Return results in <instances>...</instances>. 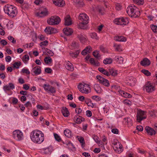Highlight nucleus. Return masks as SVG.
Here are the masks:
<instances>
[{
    "instance_id": "9b49d317",
    "label": "nucleus",
    "mask_w": 157,
    "mask_h": 157,
    "mask_svg": "<svg viewBox=\"0 0 157 157\" xmlns=\"http://www.w3.org/2000/svg\"><path fill=\"white\" fill-rule=\"evenodd\" d=\"M35 64H33L32 67H33L32 70L31 71V74L33 75H37L40 74L41 73V67L39 66H35Z\"/></svg>"
},
{
    "instance_id": "b1692460",
    "label": "nucleus",
    "mask_w": 157,
    "mask_h": 157,
    "mask_svg": "<svg viewBox=\"0 0 157 157\" xmlns=\"http://www.w3.org/2000/svg\"><path fill=\"white\" fill-rule=\"evenodd\" d=\"M150 64V61L147 58H145L140 62V64L143 66H148Z\"/></svg>"
},
{
    "instance_id": "5fc2aeb1",
    "label": "nucleus",
    "mask_w": 157,
    "mask_h": 157,
    "mask_svg": "<svg viewBox=\"0 0 157 157\" xmlns=\"http://www.w3.org/2000/svg\"><path fill=\"white\" fill-rule=\"evenodd\" d=\"M48 44V42L47 40H45L44 41L42 42L40 44V45L42 47L43 46H47Z\"/></svg>"
},
{
    "instance_id": "ddd939ff",
    "label": "nucleus",
    "mask_w": 157,
    "mask_h": 157,
    "mask_svg": "<svg viewBox=\"0 0 157 157\" xmlns=\"http://www.w3.org/2000/svg\"><path fill=\"white\" fill-rule=\"evenodd\" d=\"M97 79L99 82L105 86L108 87L109 86V82L107 79L104 78L101 76L100 75H97L96 76Z\"/></svg>"
},
{
    "instance_id": "bb28decb",
    "label": "nucleus",
    "mask_w": 157,
    "mask_h": 157,
    "mask_svg": "<svg viewBox=\"0 0 157 157\" xmlns=\"http://www.w3.org/2000/svg\"><path fill=\"white\" fill-rule=\"evenodd\" d=\"M63 115L65 117H67L69 115L68 109L66 107H63L61 110Z\"/></svg>"
},
{
    "instance_id": "774afa93",
    "label": "nucleus",
    "mask_w": 157,
    "mask_h": 157,
    "mask_svg": "<svg viewBox=\"0 0 157 157\" xmlns=\"http://www.w3.org/2000/svg\"><path fill=\"white\" fill-rule=\"evenodd\" d=\"M23 88L25 90H28L29 88V86L28 84H25L23 85Z\"/></svg>"
},
{
    "instance_id": "423d86ee",
    "label": "nucleus",
    "mask_w": 157,
    "mask_h": 157,
    "mask_svg": "<svg viewBox=\"0 0 157 157\" xmlns=\"http://www.w3.org/2000/svg\"><path fill=\"white\" fill-rule=\"evenodd\" d=\"M114 22L115 24L117 25H125L129 23V21L128 18L122 17L115 19Z\"/></svg>"
},
{
    "instance_id": "0e129e2a",
    "label": "nucleus",
    "mask_w": 157,
    "mask_h": 157,
    "mask_svg": "<svg viewBox=\"0 0 157 157\" xmlns=\"http://www.w3.org/2000/svg\"><path fill=\"white\" fill-rule=\"evenodd\" d=\"M50 29L51 34L55 33L56 32L57 30L56 29L50 27Z\"/></svg>"
},
{
    "instance_id": "f257e3e1",
    "label": "nucleus",
    "mask_w": 157,
    "mask_h": 157,
    "mask_svg": "<svg viewBox=\"0 0 157 157\" xmlns=\"http://www.w3.org/2000/svg\"><path fill=\"white\" fill-rule=\"evenodd\" d=\"M32 141L34 143L40 144L44 140L43 133L40 130H36L32 131L30 135Z\"/></svg>"
},
{
    "instance_id": "3c124183",
    "label": "nucleus",
    "mask_w": 157,
    "mask_h": 157,
    "mask_svg": "<svg viewBox=\"0 0 157 157\" xmlns=\"http://www.w3.org/2000/svg\"><path fill=\"white\" fill-rule=\"evenodd\" d=\"M44 31L47 34H51V33L50 31V27H47L45 29Z\"/></svg>"
},
{
    "instance_id": "72a5a7b5",
    "label": "nucleus",
    "mask_w": 157,
    "mask_h": 157,
    "mask_svg": "<svg viewBox=\"0 0 157 157\" xmlns=\"http://www.w3.org/2000/svg\"><path fill=\"white\" fill-rule=\"evenodd\" d=\"M80 51L79 50H77L75 52H71L70 53V54L71 56L73 58H76L79 54L80 53Z\"/></svg>"
},
{
    "instance_id": "20e7f679",
    "label": "nucleus",
    "mask_w": 157,
    "mask_h": 157,
    "mask_svg": "<svg viewBox=\"0 0 157 157\" xmlns=\"http://www.w3.org/2000/svg\"><path fill=\"white\" fill-rule=\"evenodd\" d=\"M78 19L81 21L79 23V27L82 29H83V26H82V25H86L88 23V16L85 13H81L79 16Z\"/></svg>"
},
{
    "instance_id": "aec40b11",
    "label": "nucleus",
    "mask_w": 157,
    "mask_h": 157,
    "mask_svg": "<svg viewBox=\"0 0 157 157\" xmlns=\"http://www.w3.org/2000/svg\"><path fill=\"white\" fill-rule=\"evenodd\" d=\"M114 39L116 41L119 42H125L127 40L126 38L122 36H117L114 38Z\"/></svg>"
},
{
    "instance_id": "dca6fc26",
    "label": "nucleus",
    "mask_w": 157,
    "mask_h": 157,
    "mask_svg": "<svg viewBox=\"0 0 157 157\" xmlns=\"http://www.w3.org/2000/svg\"><path fill=\"white\" fill-rule=\"evenodd\" d=\"M15 88L14 84L12 83H9L8 85H6L3 86V90L5 91H9L13 90Z\"/></svg>"
},
{
    "instance_id": "6e6d98bb",
    "label": "nucleus",
    "mask_w": 157,
    "mask_h": 157,
    "mask_svg": "<svg viewBox=\"0 0 157 157\" xmlns=\"http://www.w3.org/2000/svg\"><path fill=\"white\" fill-rule=\"evenodd\" d=\"M78 140L79 141V142L82 145L84 144V140L83 137H80V138H78Z\"/></svg>"
},
{
    "instance_id": "0eeeda50",
    "label": "nucleus",
    "mask_w": 157,
    "mask_h": 157,
    "mask_svg": "<svg viewBox=\"0 0 157 157\" xmlns=\"http://www.w3.org/2000/svg\"><path fill=\"white\" fill-rule=\"evenodd\" d=\"M48 14L47 9L44 7H42L40 8L39 10L35 13V15L38 17H44Z\"/></svg>"
},
{
    "instance_id": "c9c22d12",
    "label": "nucleus",
    "mask_w": 157,
    "mask_h": 157,
    "mask_svg": "<svg viewBox=\"0 0 157 157\" xmlns=\"http://www.w3.org/2000/svg\"><path fill=\"white\" fill-rule=\"evenodd\" d=\"M64 133L66 136L70 137L71 136V132L70 130L67 129L64 131Z\"/></svg>"
},
{
    "instance_id": "c03bdc74",
    "label": "nucleus",
    "mask_w": 157,
    "mask_h": 157,
    "mask_svg": "<svg viewBox=\"0 0 157 157\" xmlns=\"http://www.w3.org/2000/svg\"><path fill=\"white\" fill-rule=\"evenodd\" d=\"M141 72L147 76H150L151 75L150 72L148 70L145 69L142 70H141Z\"/></svg>"
},
{
    "instance_id": "680f3d73",
    "label": "nucleus",
    "mask_w": 157,
    "mask_h": 157,
    "mask_svg": "<svg viewBox=\"0 0 157 157\" xmlns=\"http://www.w3.org/2000/svg\"><path fill=\"white\" fill-rule=\"evenodd\" d=\"M111 132L114 134H118L119 131L117 128H113L112 129Z\"/></svg>"
},
{
    "instance_id": "69168bd1",
    "label": "nucleus",
    "mask_w": 157,
    "mask_h": 157,
    "mask_svg": "<svg viewBox=\"0 0 157 157\" xmlns=\"http://www.w3.org/2000/svg\"><path fill=\"white\" fill-rule=\"evenodd\" d=\"M93 138L96 143H98L99 141L98 140L99 138L97 136L93 135Z\"/></svg>"
},
{
    "instance_id": "4468645a",
    "label": "nucleus",
    "mask_w": 157,
    "mask_h": 157,
    "mask_svg": "<svg viewBox=\"0 0 157 157\" xmlns=\"http://www.w3.org/2000/svg\"><path fill=\"white\" fill-rule=\"evenodd\" d=\"M146 113L138 109V123L146 118Z\"/></svg>"
},
{
    "instance_id": "f8f14e48",
    "label": "nucleus",
    "mask_w": 157,
    "mask_h": 157,
    "mask_svg": "<svg viewBox=\"0 0 157 157\" xmlns=\"http://www.w3.org/2000/svg\"><path fill=\"white\" fill-rule=\"evenodd\" d=\"M43 87L44 90L48 93L53 94L56 92L55 88L48 84H44Z\"/></svg>"
},
{
    "instance_id": "58836bf2",
    "label": "nucleus",
    "mask_w": 157,
    "mask_h": 157,
    "mask_svg": "<svg viewBox=\"0 0 157 157\" xmlns=\"http://www.w3.org/2000/svg\"><path fill=\"white\" fill-rule=\"evenodd\" d=\"M23 61L25 63H26L29 59V56L27 55H25L22 58Z\"/></svg>"
},
{
    "instance_id": "e433bc0d",
    "label": "nucleus",
    "mask_w": 157,
    "mask_h": 157,
    "mask_svg": "<svg viewBox=\"0 0 157 157\" xmlns=\"http://www.w3.org/2000/svg\"><path fill=\"white\" fill-rule=\"evenodd\" d=\"M113 62L112 59L111 58H106L103 60V63L105 64H109Z\"/></svg>"
},
{
    "instance_id": "f3484780",
    "label": "nucleus",
    "mask_w": 157,
    "mask_h": 157,
    "mask_svg": "<svg viewBox=\"0 0 157 157\" xmlns=\"http://www.w3.org/2000/svg\"><path fill=\"white\" fill-rule=\"evenodd\" d=\"M77 38L79 39L81 42L82 43H85L87 41V38L86 36L82 33H80L77 35Z\"/></svg>"
},
{
    "instance_id": "f704fd0d",
    "label": "nucleus",
    "mask_w": 157,
    "mask_h": 157,
    "mask_svg": "<svg viewBox=\"0 0 157 157\" xmlns=\"http://www.w3.org/2000/svg\"><path fill=\"white\" fill-rule=\"evenodd\" d=\"M52 148L51 147L44 148V152L45 154H50L52 151Z\"/></svg>"
},
{
    "instance_id": "e2e57ef3",
    "label": "nucleus",
    "mask_w": 157,
    "mask_h": 157,
    "mask_svg": "<svg viewBox=\"0 0 157 157\" xmlns=\"http://www.w3.org/2000/svg\"><path fill=\"white\" fill-rule=\"evenodd\" d=\"M85 102L88 105L90 106V103H91V101L90 99L89 98H87L85 99Z\"/></svg>"
},
{
    "instance_id": "6e6552de",
    "label": "nucleus",
    "mask_w": 157,
    "mask_h": 157,
    "mask_svg": "<svg viewBox=\"0 0 157 157\" xmlns=\"http://www.w3.org/2000/svg\"><path fill=\"white\" fill-rule=\"evenodd\" d=\"M60 21V18L59 17L56 16H52L48 19L47 22L50 25H54L59 24Z\"/></svg>"
},
{
    "instance_id": "338daca9",
    "label": "nucleus",
    "mask_w": 157,
    "mask_h": 157,
    "mask_svg": "<svg viewBox=\"0 0 157 157\" xmlns=\"http://www.w3.org/2000/svg\"><path fill=\"white\" fill-rule=\"evenodd\" d=\"M92 115L91 111L90 110H87L86 111V115L88 117H90Z\"/></svg>"
},
{
    "instance_id": "8fccbe9b",
    "label": "nucleus",
    "mask_w": 157,
    "mask_h": 157,
    "mask_svg": "<svg viewBox=\"0 0 157 157\" xmlns=\"http://www.w3.org/2000/svg\"><path fill=\"white\" fill-rule=\"evenodd\" d=\"M22 73H26L27 74H30V72L29 70L27 69L23 68L21 71Z\"/></svg>"
},
{
    "instance_id": "7c9ffc66",
    "label": "nucleus",
    "mask_w": 157,
    "mask_h": 157,
    "mask_svg": "<svg viewBox=\"0 0 157 157\" xmlns=\"http://www.w3.org/2000/svg\"><path fill=\"white\" fill-rule=\"evenodd\" d=\"M124 122L125 124L130 126L132 124V121L131 119L129 117L125 118L124 119Z\"/></svg>"
},
{
    "instance_id": "864d4df0",
    "label": "nucleus",
    "mask_w": 157,
    "mask_h": 157,
    "mask_svg": "<svg viewBox=\"0 0 157 157\" xmlns=\"http://www.w3.org/2000/svg\"><path fill=\"white\" fill-rule=\"evenodd\" d=\"M92 98L93 99L97 101H100L101 99V98L100 97L96 95L93 96L92 97Z\"/></svg>"
},
{
    "instance_id": "bf43d9fd",
    "label": "nucleus",
    "mask_w": 157,
    "mask_h": 157,
    "mask_svg": "<svg viewBox=\"0 0 157 157\" xmlns=\"http://www.w3.org/2000/svg\"><path fill=\"white\" fill-rule=\"evenodd\" d=\"M103 109H104V113H107L109 111V107L108 106H105L104 108H103Z\"/></svg>"
},
{
    "instance_id": "473e14b6",
    "label": "nucleus",
    "mask_w": 157,
    "mask_h": 157,
    "mask_svg": "<svg viewBox=\"0 0 157 157\" xmlns=\"http://www.w3.org/2000/svg\"><path fill=\"white\" fill-rule=\"evenodd\" d=\"M89 61L91 64L94 66H98L99 65V63L98 61H95L93 58H90Z\"/></svg>"
},
{
    "instance_id": "79ce46f5",
    "label": "nucleus",
    "mask_w": 157,
    "mask_h": 157,
    "mask_svg": "<svg viewBox=\"0 0 157 157\" xmlns=\"http://www.w3.org/2000/svg\"><path fill=\"white\" fill-rule=\"evenodd\" d=\"M114 47L116 50L117 51L121 52L122 51L121 46L120 45L116 44L114 45Z\"/></svg>"
},
{
    "instance_id": "5701e85b",
    "label": "nucleus",
    "mask_w": 157,
    "mask_h": 157,
    "mask_svg": "<svg viewBox=\"0 0 157 157\" xmlns=\"http://www.w3.org/2000/svg\"><path fill=\"white\" fill-rule=\"evenodd\" d=\"M63 31L64 34L67 36L71 35L73 32L72 29L69 28H66L63 29Z\"/></svg>"
},
{
    "instance_id": "393cba45",
    "label": "nucleus",
    "mask_w": 157,
    "mask_h": 157,
    "mask_svg": "<svg viewBox=\"0 0 157 157\" xmlns=\"http://www.w3.org/2000/svg\"><path fill=\"white\" fill-rule=\"evenodd\" d=\"M119 94L121 96L125 98H131L132 97V95L130 94L126 93L123 90H121L119 91Z\"/></svg>"
},
{
    "instance_id": "2f4dec72",
    "label": "nucleus",
    "mask_w": 157,
    "mask_h": 157,
    "mask_svg": "<svg viewBox=\"0 0 157 157\" xmlns=\"http://www.w3.org/2000/svg\"><path fill=\"white\" fill-rule=\"evenodd\" d=\"M44 60L45 63L47 64H50L52 62V59L50 56L46 57Z\"/></svg>"
},
{
    "instance_id": "49530a36",
    "label": "nucleus",
    "mask_w": 157,
    "mask_h": 157,
    "mask_svg": "<svg viewBox=\"0 0 157 157\" xmlns=\"http://www.w3.org/2000/svg\"><path fill=\"white\" fill-rule=\"evenodd\" d=\"M93 54L94 56L96 58H98L100 57V56L99 54V51H97L93 52Z\"/></svg>"
},
{
    "instance_id": "4c0bfd02",
    "label": "nucleus",
    "mask_w": 157,
    "mask_h": 157,
    "mask_svg": "<svg viewBox=\"0 0 157 157\" xmlns=\"http://www.w3.org/2000/svg\"><path fill=\"white\" fill-rule=\"evenodd\" d=\"M109 75H111L113 76H115L117 74L116 70L113 68L109 70Z\"/></svg>"
},
{
    "instance_id": "09e8293b",
    "label": "nucleus",
    "mask_w": 157,
    "mask_h": 157,
    "mask_svg": "<svg viewBox=\"0 0 157 157\" xmlns=\"http://www.w3.org/2000/svg\"><path fill=\"white\" fill-rule=\"evenodd\" d=\"M54 136L56 140L59 142L61 140V139L60 136L57 134H54Z\"/></svg>"
},
{
    "instance_id": "4d7b16f0",
    "label": "nucleus",
    "mask_w": 157,
    "mask_h": 157,
    "mask_svg": "<svg viewBox=\"0 0 157 157\" xmlns=\"http://www.w3.org/2000/svg\"><path fill=\"white\" fill-rule=\"evenodd\" d=\"M121 6L119 3H117L116 4V8L117 10H120L121 9Z\"/></svg>"
},
{
    "instance_id": "a878e982",
    "label": "nucleus",
    "mask_w": 157,
    "mask_h": 157,
    "mask_svg": "<svg viewBox=\"0 0 157 157\" xmlns=\"http://www.w3.org/2000/svg\"><path fill=\"white\" fill-rule=\"evenodd\" d=\"M65 25H69L72 24L71 17L69 15H67L65 17Z\"/></svg>"
},
{
    "instance_id": "2eb2a0df",
    "label": "nucleus",
    "mask_w": 157,
    "mask_h": 157,
    "mask_svg": "<svg viewBox=\"0 0 157 157\" xmlns=\"http://www.w3.org/2000/svg\"><path fill=\"white\" fill-rule=\"evenodd\" d=\"M146 90L148 93L151 92L155 90L154 86L149 82H147L146 86Z\"/></svg>"
},
{
    "instance_id": "13d9d810",
    "label": "nucleus",
    "mask_w": 157,
    "mask_h": 157,
    "mask_svg": "<svg viewBox=\"0 0 157 157\" xmlns=\"http://www.w3.org/2000/svg\"><path fill=\"white\" fill-rule=\"evenodd\" d=\"M45 71L48 73H51L52 71V69L49 67L45 68Z\"/></svg>"
},
{
    "instance_id": "1a4fd4ad",
    "label": "nucleus",
    "mask_w": 157,
    "mask_h": 157,
    "mask_svg": "<svg viewBox=\"0 0 157 157\" xmlns=\"http://www.w3.org/2000/svg\"><path fill=\"white\" fill-rule=\"evenodd\" d=\"M13 137L16 140L20 141L23 139V133L18 130L14 131L13 133Z\"/></svg>"
},
{
    "instance_id": "9d476101",
    "label": "nucleus",
    "mask_w": 157,
    "mask_h": 157,
    "mask_svg": "<svg viewBox=\"0 0 157 157\" xmlns=\"http://www.w3.org/2000/svg\"><path fill=\"white\" fill-rule=\"evenodd\" d=\"M113 144V149L116 153L119 154L123 151L122 145L119 142L117 141L114 142Z\"/></svg>"
},
{
    "instance_id": "a18cd8bd",
    "label": "nucleus",
    "mask_w": 157,
    "mask_h": 157,
    "mask_svg": "<svg viewBox=\"0 0 157 157\" xmlns=\"http://www.w3.org/2000/svg\"><path fill=\"white\" fill-rule=\"evenodd\" d=\"M21 63L20 62H15L13 65L14 67L16 68H18L19 67L21 66Z\"/></svg>"
},
{
    "instance_id": "052dcab7",
    "label": "nucleus",
    "mask_w": 157,
    "mask_h": 157,
    "mask_svg": "<svg viewBox=\"0 0 157 157\" xmlns=\"http://www.w3.org/2000/svg\"><path fill=\"white\" fill-rule=\"evenodd\" d=\"M75 112L78 114H80L82 112V109L80 108H76L75 109Z\"/></svg>"
},
{
    "instance_id": "a211bd4d",
    "label": "nucleus",
    "mask_w": 157,
    "mask_h": 157,
    "mask_svg": "<svg viewBox=\"0 0 157 157\" xmlns=\"http://www.w3.org/2000/svg\"><path fill=\"white\" fill-rule=\"evenodd\" d=\"M73 120L77 124H80L82 121L84 120V119L82 117L78 116V115H76L73 118Z\"/></svg>"
},
{
    "instance_id": "37998d69",
    "label": "nucleus",
    "mask_w": 157,
    "mask_h": 157,
    "mask_svg": "<svg viewBox=\"0 0 157 157\" xmlns=\"http://www.w3.org/2000/svg\"><path fill=\"white\" fill-rule=\"evenodd\" d=\"M8 40L11 41V42L13 44H15L16 43V40L15 39L11 36H9L7 37Z\"/></svg>"
},
{
    "instance_id": "de8ad7c7",
    "label": "nucleus",
    "mask_w": 157,
    "mask_h": 157,
    "mask_svg": "<svg viewBox=\"0 0 157 157\" xmlns=\"http://www.w3.org/2000/svg\"><path fill=\"white\" fill-rule=\"evenodd\" d=\"M151 28L153 32H157V26L155 25H152L151 26Z\"/></svg>"
},
{
    "instance_id": "4be33fe9",
    "label": "nucleus",
    "mask_w": 157,
    "mask_h": 157,
    "mask_svg": "<svg viewBox=\"0 0 157 157\" xmlns=\"http://www.w3.org/2000/svg\"><path fill=\"white\" fill-rule=\"evenodd\" d=\"M65 67L68 70L71 71L74 70V67L72 64L68 61L65 63Z\"/></svg>"
},
{
    "instance_id": "6ab92c4d",
    "label": "nucleus",
    "mask_w": 157,
    "mask_h": 157,
    "mask_svg": "<svg viewBox=\"0 0 157 157\" xmlns=\"http://www.w3.org/2000/svg\"><path fill=\"white\" fill-rule=\"evenodd\" d=\"M53 3L55 5L59 6H62L65 4L63 0H53Z\"/></svg>"
},
{
    "instance_id": "412c9836",
    "label": "nucleus",
    "mask_w": 157,
    "mask_h": 157,
    "mask_svg": "<svg viewBox=\"0 0 157 157\" xmlns=\"http://www.w3.org/2000/svg\"><path fill=\"white\" fill-rule=\"evenodd\" d=\"M145 130L147 134L150 135H155V131L152 128L149 126H147L145 128Z\"/></svg>"
},
{
    "instance_id": "603ef678",
    "label": "nucleus",
    "mask_w": 157,
    "mask_h": 157,
    "mask_svg": "<svg viewBox=\"0 0 157 157\" xmlns=\"http://www.w3.org/2000/svg\"><path fill=\"white\" fill-rule=\"evenodd\" d=\"M124 104L128 105H130L131 104V102L128 99H125L123 101Z\"/></svg>"
},
{
    "instance_id": "39448f33",
    "label": "nucleus",
    "mask_w": 157,
    "mask_h": 157,
    "mask_svg": "<svg viewBox=\"0 0 157 157\" xmlns=\"http://www.w3.org/2000/svg\"><path fill=\"white\" fill-rule=\"evenodd\" d=\"M136 7L134 5L129 6L126 9V12L128 15L132 18H136L137 16L136 14Z\"/></svg>"
},
{
    "instance_id": "a19ab883",
    "label": "nucleus",
    "mask_w": 157,
    "mask_h": 157,
    "mask_svg": "<svg viewBox=\"0 0 157 157\" xmlns=\"http://www.w3.org/2000/svg\"><path fill=\"white\" fill-rule=\"evenodd\" d=\"M71 47L73 49H76L78 47V44L75 42H73L72 43Z\"/></svg>"
},
{
    "instance_id": "f03ea898",
    "label": "nucleus",
    "mask_w": 157,
    "mask_h": 157,
    "mask_svg": "<svg viewBox=\"0 0 157 157\" xmlns=\"http://www.w3.org/2000/svg\"><path fill=\"white\" fill-rule=\"evenodd\" d=\"M5 13L10 17H13L17 13V10L16 7L11 5L7 4L3 8Z\"/></svg>"
},
{
    "instance_id": "ea45409f",
    "label": "nucleus",
    "mask_w": 157,
    "mask_h": 157,
    "mask_svg": "<svg viewBox=\"0 0 157 157\" xmlns=\"http://www.w3.org/2000/svg\"><path fill=\"white\" fill-rule=\"evenodd\" d=\"M90 36L91 38L94 39L96 40H98L99 39L98 37L97 36V34L95 33H91L90 34Z\"/></svg>"
},
{
    "instance_id": "c756f323",
    "label": "nucleus",
    "mask_w": 157,
    "mask_h": 157,
    "mask_svg": "<svg viewBox=\"0 0 157 157\" xmlns=\"http://www.w3.org/2000/svg\"><path fill=\"white\" fill-rule=\"evenodd\" d=\"M78 6H82L83 5L82 0H73Z\"/></svg>"
},
{
    "instance_id": "cd10ccee",
    "label": "nucleus",
    "mask_w": 157,
    "mask_h": 157,
    "mask_svg": "<svg viewBox=\"0 0 157 157\" xmlns=\"http://www.w3.org/2000/svg\"><path fill=\"white\" fill-rule=\"evenodd\" d=\"M114 60L118 63L121 64L123 62L124 58L120 56H117L115 57Z\"/></svg>"
},
{
    "instance_id": "7ed1b4c3",
    "label": "nucleus",
    "mask_w": 157,
    "mask_h": 157,
    "mask_svg": "<svg viewBox=\"0 0 157 157\" xmlns=\"http://www.w3.org/2000/svg\"><path fill=\"white\" fill-rule=\"evenodd\" d=\"M78 88L81 92L85 94H88L91 91L90 85L84 82L80 83Z\"/></svg>"
},
{
    "instance_id": "c85d7f7f",
    "label": "nucleus",
    "mask_w": 157,
    "mask_h": 157,
    "mask_svg": "<svg viewBox=\"0 0 157 157\" xmlns=\"http://www.w3.org/2000/svg\"><path fill=\"white\" fill-rule=\"evenodd\" d=\"M95 90L98 93H100L102 91V89L100 85L98 84H95L94 86Z\"/></svg>"
}]
</instances>
